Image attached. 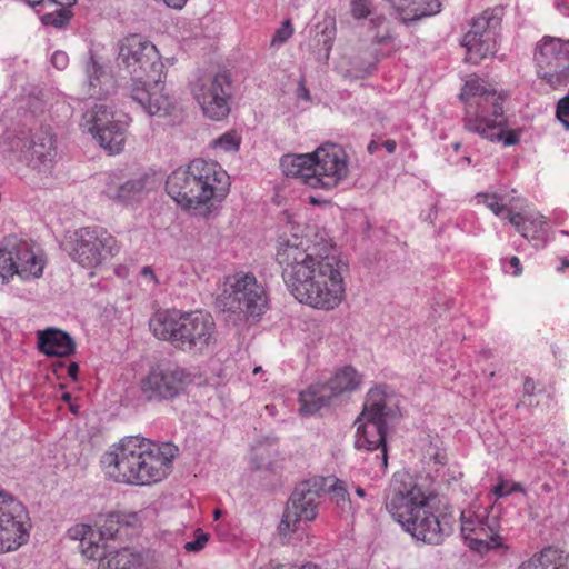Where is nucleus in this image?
<instances>
[{"label": "nucleus", "instance_id": "obj_1", "mask_svg": "<svg viewBox=\"0 0 569 569\" xmlns=\"http://www.w3.org/2000/svg\"><path fill=\"white\" fill-rule=\"evenodd\" d=\"M331 248L305 237L292 236L279 242L276 260L289 292L316 309L333 310L345 298L342 272L347 269Z\"/></svg>", "mask_w": 569, "mask_h": 569}, {"label": "nucleus", "instance_id": "obj_2", "mask_svg": "<svg viewBox=\"0 0 569 569\" xmlns=\"http://www.w3.org/2000/svg\"><path fill=\"white\" fill-rule=\"evenodd\" d=\"M177 452L171 443L159 446L144 438L124 437L102 455L100 462L116 482L149 486L170 473Z\"/></svg>", "mask_w": 569, "mask_h": 569}, {"label": "nucleus", "instance_id": "obj_3", "mask_svg": "<svg viewBox=\"0 0 569 569\" xmlns=\"http://www.w3.org/2000/svg\"><path fill=\"white\" fill-rule=\"evenodd\" d=\"M230 189V177L216 161L201 158L174 170L166 181L168 194L182 208L206 214L211 201H222Z\"/></svg>", "mask_w": 569, "mask_h": 569}, {"label": "nucleus", "instance_id": "obj_4", "mask_svg": "<svg viewBox=\"0 0 569 569\" xmlns=\"http://www.w3.org/2000/svg\"><path fill=\"white\" fill-rule=\"evenodd\" d=\"M149 327L158 339L188 353L203 355L217 342L214 320L202 311H158L151 317Z\"/></svg>", "mask_w": 569, "mask_h": 569}, {"label": "nucleus", "instance_id": "obj_5", "mask_svg": "<svg viewBox=\"0 0 569 569\" xmlns=\"http://www.w3.org/2000/svg\"><path fill=\"white\" fill-rule=\"evenodd\" d=\"M459 98L465 103V128L472 133L490 141H502L503 146H513L518 142L515 132L503 137L506 119L503 116V100L495 89H488L479 79L466 81Z\"/></svg>", "mask_w": 569, "mask_h": 569}, {"label": "nucleus", "instance_id": "obj_6", "mask_svg": "<svg viewBox=\"0 0 569 569\" xmlns=\"http://www.w3.org/2000/svg\"><path fill=\"white\" fill-rule=\"evenodd\" d=\"M400 416L397 397L385 387L371 388L366 398L363 410L357 418L355 446L369 451L380 450L375 455V462L381 473L388 466L386 445L387 422Z\"/></svg>", "mask_w": 569, "mask_h": 569}, {"label": "nucleus", "instance_id": "obj_7", "mask_svg": "<svg viewBox=\"0 0 569 569\" xmlns=\"http://www.w3.org/2000/svg\"><path fill=\"white\" fill-rule=\"evenodd\" d=\"M217 305L237 320L246 321L260 318L269 309V297L253 273L237 272L224 279Z\"/></svg>", "mask_w": 569, "mask_h": 569}, {"label": "nucleus", "instance_id": "obj_8", "mask_svg": "<svg viewBox=\"0 0 569 569\" xmlns=\"http://www.w3.org/2000/svg\"><path fill=\"white\" fill-rule=\"evenodd\" d=\"M117 66L130 76L128 84H139L161 77L163 63L157 47L140 34H130L118 42Z\"/></svg>", "mask_w": 569, "mask_h": 569}, {"label": "nucleus", "instance_id": "obj_9", "mask_svg": "<svg viewBox=\"0 0 569 569\" xmlns=\"http://www.w3.org/2000/svg\"><path fill=\"white\" fill-rule=\"evenodd\" d=\"M192 382L191 373L176 362L163 360L152 366L140 380L141 396L149 402L171 401Z\"/></svg>", "mask_w": 569, "mask_h": 569}, {"label": "nucleus", "instance_id": "obj_10", "mask_svg": "<svg viewBox=\"0 0 569 569\" xmlns=\"http://www.w3.org/2000/svg\"><path fill=\"white\" fill-rule=\"evenodd\" d=\"M326 479L317 478L300 482L292 491L279 523V533L286 537L296 532L302 521L316 519Z\"/></svg>", "mask_w": 569, "mask_h": 569}, {"label": "nucleus", "instance_id": "obj_11", "mask_svg": "<svg viewBox=\"0 0 569 569\" xmlns=\"http://www.w3.org/2000/svg\"><path fill=\"white\" fill-rule=\"evenodd\" d=\"M80 127L90 133L109 154L120 153L127 140V124L114 119L111 108L93 103L82 114Z\"/></svg>", "mask_w": 569, "mask_h": 569}, {"label": "nucleus", "instance_id": "obj_12", "mask_svg": "<svg viewBox=\"0 0 569 569\" xmlns=\"http://www.w3.org/2000/svg\"><path fill=\"white\" fill-rule=\"evenodd\" d=\"M428 497L413 477L407 472H396L386 493V508L400 525L426 507Z\"/></svg>", "mask_w": 569, "mask_h": 569}, {"label": "nucleus", "instance_id": "obj_13", "mask_svg": "<svg viewBox=\"0 0 569 569\" xmlns=\"http://www.w3.org/2000/svg\"><path fill=\"white\" fill-rule=\"evenodd\" d=\"M191 92L207 118L220 121L230 113L232 82L226 72L199 78L192 83Z\"/></svg>", "mask_w": 569, "mask_h": 569}, {"label": "nucleus", "instance_id": "obj_14", "mask_svg": "<svg viewBox=\"0 0 569 569\" xmlns=\"http://www.w3.org/2000/svg\"><path fill=\"white\" fill-rule=\"evenodd\" d=\"M538 73L552 88L569 82V40L545 36L536 46Z\"/></svg>", "mask_w": 569, "mask_h": 569}, {"label": "nucleus", "instance_id": "obj_15", "mask_svg": "<svg viewBox=\"0 0 569 569\" xmlns=\"http://www.w3.org/2000/svg\"><path fill=\"white\" fill-rule=\"evenodd\" d=\"M502 7L485 10L471 21L461 44L467 49L466 61L477 64L496 49L495 37L501 24Z\"/></svg>", "mask_w": 569, "mask_h": 569}, {"label": "nucleus", "instance_id": "obj_16", "mask_svg": "<svg viewBox=\"0 0 569 569\" xmlns=\"http://www.w3.org/2000/svg\"><path fill=\"white\" fill-rule=\"evenodd\" d=\"M312 156V174L307 176V184L315 189L332 190L348 176L347 156L335 143L317 148Z\"/></svg>", "mask_w": 569, "mask_h": 569}, {"label": "nucleus", "instance_id": "obj_17", "mask_svg": "<svg viewBox=\"0 0 569 569\" xmlns=\"http://www.w3.org/2000/svg\"><path fill=\"white\" fill-rule=\"evenodd\" d=\"M29 520L24 506L0 490V552L16 550L28 541Z\"/></svg>", "mask_w": 569, "mask_h": 569}, {"label": "nucleus", "instance_id": "obj_18", "mask_svg": "<svg viewBox=\"0 0 569 569\" xmlns=\"http://www.w3.org/2000/svg\"><path fill=\"white\" fill-rule=\"evenodd\" d=\"M44 268L42 257L34 246L26 240L8 239L0 248V276L3 279L18 274L22 279L41 277Z\"/></svg>", "mask_w": 569, "mask_h": 569}, {"label": "nucleus", "instance_id": "obj_19", "mask_svg": "<svg viewBox=\"0 0 569 569\" xmlns=\"http://www.w3.org/2000/svg\"><path fill=\"white\" fill-rule=\"evenodd\" d=\"M17 159L33 169H48L57 156V140L51 128L42 127L28 137H17L11 142Z\"/></svg>", "mask_w": 569, "mask_h": 569}, {"label": "nucleus", "instance_id": "obj_20", "mask_svg": "<svg viewBox=\"0 0 569 569\" xmlns=\"http://www.w3.org/2000/svg\"><path fill=\"white\" fill-rule=\"evenodd\" d=\"M114 250L116 239L109 232L99 227H87L74 232L70 256L82 267L93 268L113 256Z\"/></svg>", "mask_w": 569, "mask_h": 569}, {"label": "nucleus", "instance_id": "obj_21", "mask_svg": "<svg viewBox=\"0 0 569 569\" xmlns=\"http://www.w3.org/2000/svg\"><path fill=\"white\" fill-rule=\"evenodd\" d=\"M127 93L150 117L164 118L176 114L178 103L164 90L161 77L138 84H127Z\"/></svg>", "mask_w": 569, "mask_h": 569}, {"label": "nucleus", "instance_id": "obj_22", "mask_svg": "<svg viewBox=\"0 0 569 569\" xmlns=\"http://www.w3.org/2000/svg\"><path fill=\"white\" fill-rule=\"evenodd\" d=\"M461 535L469 548L480 553L502 546L497 517L472 518L462 512Z\"/></svg>", "mask_w": 569, "mask_h": 569}, {"label": "nucleus", "instance_id": "obj_23", "mask_svg": "<svg viewBox=\"0 0 569 569\" xmlns=\"http://www.w3.org/2000/svg\"><path fill=\"white\" fill-rule=\"evenodd\" d=\"M401 526L413 538L430 545H439L446 535V529L439 518L430 511L428 502L423 510L412 515V519H407Z\"/></svg>", "mask_w": 569, "mask_h": 569}, {"label": "nucleus", "instance_id": "obj_24", "mask_svg": "<svg viewBox=\"0 0 569 569\" xmlns=\"http://www.w3.org/2000/svg\"><path fill=\"white\" fill-rule=\"evenodd\" d=\"M38 349L49 357H69L76 351L73 338L58 328H47L38 331Z\"/></svg>", "mask_w": 569, "mask_h": 569}, {"label": "nucleus", "instance_id": "obj_25", "mask_svg": "<svg viewBox=\"0 0 569 569\" xmlns=\"http://www.w3.org/2000/svg\"><path fill=\"white\" fill-rule=\"evenodd\" d=\"M29 6L43 11L41 20L46 26L64 27L71 18L70 7L76 0H24Z\"/></svg>", "mask_w": 569, "mask_h": 569}, {"label": "nucleus", "instance_id": "obj_26", "mask_svg": "<svg viewBox=\"0 0 569 569\" xmlns=\"http://www.w3.org/2000/svg\"><path fill=\"white\" fill-rule=\"evenodd\" d=\"M88 78V94L94 99H102L116 92V81L113 77L107 72L93 59H90L86 66Z\"/></svg>", "mask_w": 569, "mask_h": 569}, {"label": "nucleus", "instance_id": "obj_27", "mask_svg": "<svg viewBox=\"0 0 569 569\" xmlns=\"http://www.w3.org/2000/svg\"><path fill=\"white\" fill-rule=\"evenodd\" d=\"M148 178L139 177L123 183L111 179L104 189L107 197L113 201L126 203L138 199L147 189Z\"/></svg>", "mask_w": 569, "mask_h": 569}, {"label": "nucleus", "instance_id": "obj_28", "mask_svg": "<svg viewBox=\"0 0 569 569\" xmlns=\"http://www.w3.org/2000/svg\"><path fill=\"white\" fill-rule=\"evenodd\" d=\"M331 399L330 390L322 383L312 385L299 393V412L302 416L315 415L321 408L329 406Z\"/></svg>", "mask_w": 569, "mask_h": 569}, {"label": "nucleus", "instance_id": "obj_29", "mask_svg": "<svg viewBox=\"0 0 569 569\" xmlns=\"http://www.w3.org/2000/svg\"><path fill=\"white\" fill-rule=\"evenodd\" d=\"M280 167L287 177L300 178L307 184V176L312 174V156L310 153L284 154Z\"/></svg>", "mask_w": 569, "mask_h": 569}, {"label": "nucleus", "instance_id": "obj_30", "mask_svg": "<svg viewBox=\"0 0 569 569\" xmlns=\"http://www.w3.org/2000/svg\"><path fill=\"white\" fill-rule=\"evenodd\" d=\"M72 538L80 539L81 553L88 559L101 558L106 555L108 545H100L96 539V531L87 525H82L71 530Z\"/></svg>", "mask_w": 569, "mask_h": 569}, {"label": "nucleus", "instance_id": "obj_31", "mask_svg": "<svg viewBox=\"0 0 569 569\" xmlns=\"http://www.w3.org/2000/svg\"><path fill=\"white\" fill-rule=\"evenodd\" d=\"M360 383V375L352 367H345L322 386L330 390V397L333 398L343 392L353 391Z\"/></svg>", "mask_w": 569, "mask_h": 569}, {"label": "nucleus", "instance_id": "obj_32", "mask_svg": "<svg viewBox=\"0 0 569 569\" xmlns=\"http://www.w3.org/2000/svg\"><path fill=\"white\" fill-rule=\"evenodd\" d=\"M99 560V569H131L136 562L133 553L128 548H118L108 545L106 555Z\"/></svg>", "mask_w": 569, "mask_h": 569}, {"label": "nucleus", "instance_id": "obj_33", "mask_svg": "<svg viewBox=\"0 0 569 569\" xmlns=\"http://www.w3.org/2000/svg\"><path fill=\"white\" fill-rule=\"evenodd\" d=\"M123 525H129V521L126 519L123 513H109L104 518L103 523L99 527V530L96 531V539L100 545H110L109 540H114L118 537Z\"/></svg>", "mask_w": 569, "mask_h": 569}, {"label": "nucleus", "instance_id": "obj_34", "mask_svg": "<svg viewBox=\"0 0 569 569\" xmlns=\"http://www.w3.org/2000/svg\"><path fill=\"white\" fill-rule=\"evenodd\" d=\"M329 492L331 493V499L335 500L343 511L350 507L349 493L343 481L335 479L329 487Z\"/></svg>", "mask_w": 569, "mask_h": 569}, {"label": "nucleus", "instance_id": "obj_35", "mask_svg": "<svg viewBox=\"0 0 569 569\" xmlns=\"http://www.w3.org/2000/svg\"><path fill=\"white\" fill-rule=\"evenodd\" d=\"M212 146L228 152L237 151L240 146V138L234 132H226L216 139Z\"/></svg>", "mask_w": 569, "mask_h": 569}, {"label": "nucleus", "instance_id": "obj_36", "mask_svg": "<svg viewBox=\"0 0 569 569\" xmlns=\"http://www.w3.org/2000/svg\"><path fill=\"white\" fill-rule=\"evenodd\" d=\"M209 533L204 532L201 528L194 530V539L184 543V550L188 552H200L204 549L209 541Z\"/></svg>", "mask_w": 569, "mask_h": 569}, {"label": "nucleus", "instance_id": "obj_37", "mask_svg": "<svg viewBox=\"0 0 569 569\" xmlns=\"http://www.w3.org/2000/svg\"><path fill=\"white\" fill-rule=\"evenodd\" d=\"M512 492H525L523 487L519 482H509L507 480H501L497 486L493 487L492 493L497 498L507 497Z\"/></svg>", "mask_w": 569, "mask_h": 569}, {"label": "nucleus", "instance_id": "obj_38", "mask_svg": "<svg viewBox=\"0 0 569 569\" xmlns=\"http://www.w3.org/2000/svg\"><path fill=\"white\" fill-rule=\"evenodd\" d=\"M478 201L485 203L488 209H490L496 216H500L501 212L505 210V204L500 203L501 198L498 197L496 193L489 194V193H478L476 196Z\"/></svg>", "mask_w": 569, "mask_h": 569}, {"label": "nucleus", "instance_id": "obj_39", "mask_svg": "<svg viewBox=\"0 0 569 569\" xmlns=\"http://www.w3.org/2000/svg\"><path fill=\"white\" fill-rule=\"evenodd\" d=\"M387 20L383 16L379 14L370 19V26L372 29H380L382 28V32L378 31L373 39L377 43H385L387 40L390 39V34L388 29L386 28Z\"/></svg>", "mask_w": 569, "mask_h": 569}, {"label": "nucleus", "instance_id": "obj_40", "mask_svg": "<svg viewBox=\"0 0 569 569\" xmlns=\"http://www.w3.org/2000/svg\"><path fill=\"white\" fill-rule=\"evenodd\" d=\"M293 33L290 20H286L282 26L274 32L271 39V47L282 46Z\"/></svg>", "mask_w": 569, "mask_h": 569}, {"label": "nucleus", "instance_id": "obj_41", "mask_svg": "<svg viewBox=\"0 0 569 569\" xmlns=\"http://www.w3.org/2000/svg\"><path fill=\"white\" fill-rule=\"evenodd\" d=\"M373 0H352L351 11L352 16L357 19L367 18L372 13Z\"/></svg>", "mask_w": 569, "mask_h": 569}, {"label": "nucleus", "instance_id": "obj_42", "mask_svg": "<svg viewBox=\"0 0 569 569\" xmlns=\"http://www.w3.org/2000/svg\"><path fill=\"white\" fill-rule=\"evenodd\" d=\"M536 395V383L530 377H526L522 388V399L516 405L517 408L521 406H532V397Z\"/></svg>", "mask_w": 569, "mask_h": 569}, {"label": "nucleus", "instance_id": "obj_43", "mask_svg": "<svg viewBox=\"0 0 569 569\" xmlns=\"http://www.w3.org/2000/svg\"><path fill=\"white\" fill-rule=\"evenodd\" d=\"M509 222L520 232L525 238H528L530 228L528 227V219L521 213H509L507 216Z\"/></svg>", "mask_w": 569, "mask_h": 569}, {"label": "nucleus", "instance_id": "obj_44", "mask_svg": "<svg viewBox=\"0 0 569 569\" xmlns=\"http://www.w3.org/2000/svg\"><path fill=\"white\" fill-rule=\"evenodd\" d=\"M51 63L59 70H63L67 68L69 63V57L63 51H56L51 56Z\"/></svg>", "mask_w": 569, "mask_h": 569}, {"label": "nucleus", "instance_id": "obj_45", "mask_svg": "<svg viewBox=\"0 0 569 569\" xmlns=\"http://www.w3.org/2000/svg\"><path fill=\"white\" fill-rule=\"evenodd\" d=\"M517 569H548V567H546L542 557H538L522 562Z\"/></svg>", "mask_w": 569, "mask_h": 569}, {"label": "nucleus", "instance_id": "obj_46", "mask_svg": "<svg viewBox=\"0 0 569 569\" xmlns=\"http://www.w3.org/2000/svg\"><path fill=\"white\" fill-rule=\"evenodd\" d=\"M528 219V226L535 227V231H538V229H541L543 224H546L545 217L540 213L531 214L527 217Z\"/></svg>", "mask_w": 569, "mask_h": 569}, {"label": "nucleus", "instance_id": "obj_47", "mask_svg": "<svg viewBox=\"0 0 569 569\" xmlns=\"http://www.w3.org/2000/svg\"><path fill=\"white\" fill-rule=\"evenodd\" d=\"M269 569H320L317 565L313 563H306L301 566H291L290 568H287V566L281 563H270Z\"/></svg>", "mask_w": 569, "mask_h": 569}, {"label": "nucleus", "instance_id": "obj_48", "mask_svg": "<svg viewBox=\"0 0 569 569\" xmlns=\"http://www.w3.org/2000/svg\"><path fill=\"white\" fill-rule=\"evenodd\" d=\"M297 94L299 98H302L305 100H310V93H309V90L306 88V84H305V79L301 78L300 81H299V86H298V89H297Z\"/></svg>", "mask_w": 569, "mask_h": 569}, {"label": "nucleus", "instance_id": "obj_49", "mask_svg": "<svg viewBox=\"0 0 569 569\" xmlns=\"http://www.w3.org/2000/svg\"><path fill=\"white\" fill-rule=\"evenodd\" d=\"M140 274L146 279H150L153 283H158V279H157L151 267H149V266L143 267L140 271Z\"/></svg>", "mask_w": 569, "mask_h": 569}, {"label": "nucleus", "instance_id": "obj_50", "mask_svg": "<svg viewBox=\"0 0 569 569\" xmlns=\"http://www.w3.org/2000/svg\"><path fill=\"white\" fill-rule=\"evenodd\" d=\"M79 366L77 362H70L68 366V375L72 380L78 379Z\"/></svg>", "mask_w": 569, "mask_h": 569}, {"label": "nucleus", "instance_id": "obj_51", "mask_svg": "<svg viewBox=\"0 0 569 569\" xmlns=\"http://www.w3.org/2000/svg\"><path fill=\"white\" fill-rule=\"evenodd\" d=\"M168 7L181 9L188 0H162Z\"/></svg>", "mask_w": 569, "mask_h": 569}, {"label": "nucleus", "instance_id": "obj_52", "mask_svg": "<svg viewBox=\"0 0 569 569\" xmlns=\"http://www.w3.org/2000/svg\"><path fill=\"white\" fill-rule=\"evenodd\" d=\"M509 264L515 269V276H519L521 273L520 260L517 257H511L509 260Z\"/></svg>", "mask_w": 569, "mask_h": 569}, {"label": "nucleus", "instance_id": "obj_53", "mask_svg": "<svg viewBox=\"0 0 569 569\" xmlns=\"http://www.w3.org/2000/svg\"><path fill=\"white\" fill-rule=\"evenodd\" d=\"M382 146L386 148L388 153H393L397 149V142L395 140H386L382 142Z\"/></svg>", "mask_w": 569, "mask_h": 569}, {"label": "nucleus", "instance_id": "obj_54", "mask_svg": "<svg viewBox=\"0 0 569 569\" xmlns=\"http://www.w3.org/2000/svg\"><path fill=\"white\" fill-rule=\"evenodd\" d=\"M379 147H380V144L378 142H376L375 140H372L368 144L367 149L370 154H373L379 149Z\"/></svg>", "mask_w": 569, "mask_h": 569}, {"label": "nucleus", "instance_id": "obj_55", "mask_svg": "<svg viewBox=\"0 0 569 569\" xmlns=\"http://www.w3.org/2000/svg\"><path fill=\"white\" fill-rule=\"evenodd\" d=\"M546 567H548V569H569V563L568 562L559 563V565L546 563Z\"/></svg>", "mask_w": 569, "mask_h": 569}, {"label": "nucleus", "instance_id": "obj_56", "mask_svg": "<svg viewBox=\"0 0 569 569\" xmlns=\"http://www.w3.org/2000/svg\"><path fill=\"white\" fill-rule=\"evenodd\" d=\"M376 63H377V59L373 62L369 63L368 67L366 69H363V72L366 74H370L376 69Z\"/></svg>", "mask_w": 569, "mask_h": 569}, {"label": "nucleus", "instance_id": "obj_57", "mask_svg": "<svg viewBox=\"0 0 569 569\" xmlns=\"http://www.w3.org/2000/svg\"><path fill=\"white\" fill-rule=\"evenodd\" d=\"M356 495L360 498H363L366 496L365 489L361 487L356 488Z\"/></svg>", "mask_w": 569, "mask_h": 569}, {"label": "nucleus", "instance_id": "obj_58", "mask_svg": "<svg viewBox=\"0 0 569 569\" xmlns=\"http://www.w3.org/2000/svg\"><path fill=\"white\" fill-rule=\"evenodd\" d=\"M61 399L64 401V402H69L71 400V395L69 392H64L62 396H61Z\"/></svg>", "mask_w": 569, "mask_h": 569}, {"label": "nucleus", "instance_id": "obj_59", "mask_svg": "<svg viewBox=\"0 0 569 569\" xmlns=\"http://www.w3.org/2000/svg\"><path fill=\"white\" fill-rule=\"evenodd\" d=\"M442 459L443 457L440 453L435 455V460L437 463L443 465L445 462L442 461Z\"/></svg>", "mask_w": 569, "mask_h": 569}, {"label": "nucleus", "instance_id": "obj_60", "mask_svg": "<svg viewBox=\"0 0 569 569\" xmlns=\"http://www.w3.org/2000/svg\"><path fill=\"white\" fill-rule=\"evenodd\" d=\"M220 516H221V510L216 509V510L213 511L214 520H218V519L220 518Z\"/></svg>", "mask_w": 569, "mask_h": 569}, {"label": "nucleus", "instance_id": "obj_61", "mask_svg": "<svg viewBox=\"0 0 569 569\" xmlns=\"http://www.w3.org/2000/svg\"><path fill=\"white\" fill-rule=\"evenodd\" d=\"M565 267H569V260L568 259H563L562 261V268Z\"/></svg>", "mask_w": 569, "mask_h": 569}, {"label": "nucleus", "instance_id": "obj_62", "mask_svg": "<svg viewBox=\"0 0 569 569\" xmlns=\"http://www.w3.org/2000/svg\"><path fill=\"white\" fill-rule=\"evenodd\" d=\"M261 370H262V368H261V367H256V368L253 369V373L256 375V373L260 372Z\"/></svg>", "mask_w": 569, "mask_h": 569}, {"label": "nucleus", "instance_id": "obj_63", "mask_svg": "<svg viewBox=\"0 0 569 569\" xmlns=\"http://www.w3.org/2000/svg\"><path fill=\"white\" fill-rule=\"evenodd\" d=\"M560 233L563 236H569V231H567V230H561Z\"/></svg>", "mask_w": 569, "mask_h": 569}, {"label": "nucleus", "instance_id": "obj_64", "mask_svg": "<svg viewBox=\"0 0 569 569\" xmlns=\"http://www.w3.org/2000/svg\"><path fill=\"white\" fill-rule=\"evenodd\" d=\"M70 409L72 412L77 413V409L73 406H71Z\"/></svg>", "mask_w": 569, "mask_h": 569}]
</instances>
